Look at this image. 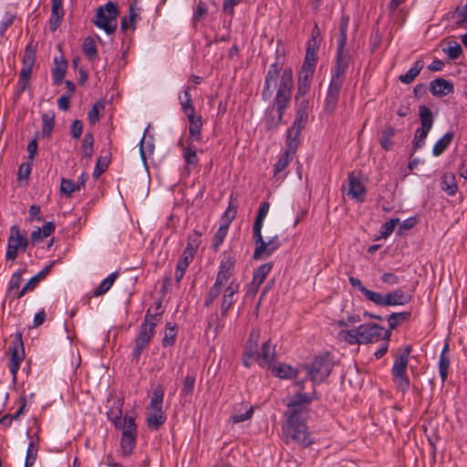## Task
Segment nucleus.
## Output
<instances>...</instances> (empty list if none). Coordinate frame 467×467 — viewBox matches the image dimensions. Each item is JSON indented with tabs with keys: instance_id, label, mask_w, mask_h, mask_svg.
Returning <instances> with one entry per match:
<instances>
[{
	"instance_id": "1",
	"label": "nucleus",
	"mask_w": 467,
	"mask_h": 467,
	"mask_svg": "<svg viewBox=\"0 0 467 467\" xmlns=\"http://www.w3.org/2000/svg\"><path fill=\"white\" fill-rule=\"evenodd\" d=\"M282 67L283 65L277 61L270 65L262 91V99L268 101L273 96L274 88H276L274 103L267 109L265 120L269 129L275 128L282 122L291 100L294 87L293 71L291 67H286L280 74Z\"/></svg>"
},
{
	"instance_id": "2",
	"label": "nucleus",
	"mask_w": 467,
	"mask_h": 467,
	"mask_svg": "<svg viewBox=\"0 0 467 467\" xmlns=\"http://www.w3.org/2000/svg\"><path fill=\"white\" fill-rule=\"evenodd\" d=\"M235 263V253L232 249L224 251L223 254V258L220 261L219 270L216 275L215 282L209 289L205 296L203 302L204 306H210L222 293L223 285H224L234 275Z\"/></svg>"
},
{
	"instance_id": "3",
	"label": "nucleus",
	"mask_w": 467,
	"mask_h": 467,
	"mask_svg": "<svg viewBox=\"0 0 467 467\" xmlns=\"http://www.w3.org/2000/svg\"><path fill=\"white\" fill-rule=\"evenodd\" d=\"M283 433L285 443L294 441L304 448L314 443L306 424L298 417V410H295L292 415H288L285 423L283 425Z\"/></svg>"
},
{
	"instance_id": "4",
	"label": "nucleus",
	"mask_w": 467,
	"mask_h": 467,
	"mask_svg": "<svg viewBox=\"0 0 467 467\" xmlns=\"http://www.w3.org/2000/svg\"><path fill=\"white\" fill-rule=\"evenodd\" d=\"M412 348L406 345L398 350L391 368V376L394 384L399 391L405 394L410 388V378L407 373L409 357Z\"/></svg>"
},
{
	"instance_id": "5",
	"label": "nucleus",
	"mask_w": 467,
	"mask_h": 467,
	"mask_svg": "<svg viewBox=\"0 0 467 467\" xmlns=\"http://www.w3.org/2000/svg\"><path fill=\"white\" fill-rule=\"evenodd\" d=\"M117 5L113 2H109L97 10L94 24L108 35L112 34L117 28Z\"/></svg>"
},
{
	"instance_id": "6",
	"label": "nucleus",
	"mask_w": 467,
	"mask_h": 467,
	"mask_svg": "<svg viewBox=\"0 0 467 467\" xmlns=\"http://www.w3.org/2000/svg\"><path fill=\"white\" fill-rule=\"evenodd\" d=\"M28 244V239L26 234L21 233L20 227L17 224L12 225L7 239L5 260L15 261L17 258L18 252H26Z\"/></svg>"
},
{
	"instance_id": "7",
	"label": "nucleus",
	"mask_w": 467,
	"mask_h": 467,
	"mask_svg": "<svg viewBox=\"0 0 467 467\" xmlns=\"http://www.w3.org/2000/svg\"><path fill=\"white\" fill-rule=\"evenodd\" d=\"M308 379L314 383L323 382L330 374L332 365L327 356L316 357L309 365H306Z\"/></svg>"
},
{
	"instance_id": "8",
	"label": "nucleus",
	"mask_w": 467,
	"mask_h": 467,
	"mask_svg": "<svg viewBox=\"0 0 467 467\" xmlns=\"http://www.w3.org/2000/svg\"><path fill=\"white\" fill-rule=\"evenodd\" d=\"M315 59H313V61H310L309 50H307L306 59L303 63L297 79V90L295 97L296 100H300L301 98L306 97V94L309 92L315 71Z\"/></svg>"
},
{
	"instance_id": "9",
	"label": "nucleus",
	"mask_w": 467,
	"mask_h": 467,
	"mask_svg": "<svg viewBox=\"0 0 467 467\" xmlns=\"http://www.w3.org/2000/svg\"><path fill=\"white\" fill-rule=\"evenodd\" d=\"M358 335L361 344L377 343L381 339L389 340L390 331H386L383 327L366 323L358 327Z\"/></svg>"
},
{
	"instance_id": "10",
	"label": "nucleus",
	"mask_w": 467,
	"mask_h": 467,
	"mask_svg": "<svg viewBox=\"0 0 467 467\" xmlns=\"http://www.w3.org/2000/svg\"><path fill=\"white\" fill-rule=\"evenodd\" d=\"M120 451L123 457L130 456L136 445L137 426L134 418H126V425L120 428Z\"/></svg>"
},
{
	"instance_id": "11",
	"label": "nucleus",
	"mask_w": 467,
	"mask_h": 467,
	"mask_svg": "<svg viewBox=\"0 0 467 467\" xmlns=\"http://www.w3.org/2000/svg\"><path fill=\"white\" fill-rule=\"evenodd\" d=\"M253 238L255 244V248L254 251L253 258L254 260H259L263 256H270L273 253H275L280 246L281 243L278 235H275L271 237L267 242L265 241L262 231L255 234H253Z\"/></svg>"
},
{
	"instance_id": "12",
	"label": "nucleus",
	"mask_w": 467,
	"mask_h": 467,
	"mask_svg": "<svg viewBox=\"0 0 467 467\" xmlns=\"http://www.w3.org/2000/svg\"><path fill=\"white\" fill-rule=\"evenodd\" d=\"M36 46H33L32 42L27 44L22 59L23 66L17 82L20 91H24L28 85L33 66L36 61Z\"/></svg>"
},
{
	"instance_id": "13",
	"label": "nucleus",
	"mask_w": 467,
	"mask_h": 467,
	"mask_svg": "<svg viewBox=\"0 0 467 467\" xmlns=\"http://www.w3.org/2000/svg\"><path fill=\"white\" fill-rule=\"evenodd\" d=\"M351 60L350 55L345 50V47L337 46L335 65L332 68L330 82L343 84L345 73L349 67Z\"/></svg>"
},
{
	"instance_id": "14",
	"label": "nucleus",
	"mask_w": 467,
	"mask_h": 467,
	"mask_svg": "<svg viewBox=\"0 0 467 467\" xmlns=\"http://www.w3.org/2000/svg\"><path fill=\"white\" fill-rule=\"evenodd\" d=\"M297 148L298 147L294 146V144H291V142H285V148L274 167V178L276 181H283L286 177L287 173L285 172V169L294 159Z\"/></svg>"
},
{
	"instance_id": "15",
	"label": "nucleus",
	"mask_w": 467,
	"mask_h": 467,
	"mask_svg": "<svg viewBox=\"0 0 467 467\" xmlns=\"http://www.w3.org/2000/svg\"><path fill=\"white\" fill-rule=\"evenodd\" d=\"M308 119V115H305L302 113H296V119L292 124V126L286 131V139L285 142L294 144V146L298 147L299 145V136L302 130L305 129L306 124Z\"/></svg>"
},
{
	"instance_id": "16",
	"label": "nucleus",
	"mask_w": 467,
	"mask_h": 467,
	"mask_svg": "<svg viewBox=\"0 0 467 467\" xmlns=\"http://www.w3.org/2000/svg\"><path fill=\"white\" fill-rule=\"evenodd\" d=\"M275 359V346L271 343V340H267L263 344L260 352L256 350L255 360L263 368L268 369L271 368Z\"/></svg>"
},
{
	"instance_id": "17",
	"label": "nucleus",
	"mask_w": 467,
	"mask_h": 467,
	"mask_svg": "<svg viewBox=\"0 0 467 467\" xmlns=\"http://www.w3.org/2000/svg\"><path fill=\"white\" fill-rule=\"evenodd\" d=\"M177 144L182 150V157L185 164L184 170L187 174H190L191 171L199 165V158L197 156L198 150L193 143L187 142V145H185L182 142V140H179Z\"/></svg>"
},
{
	"instance_id": "18",
	"label": "nucleus",
	"mask_w": 467,
	"mask_h": 467,
	"mask_svg": "<svg viewBox=\"0 0 467 467\" xmlns=\"http://www.w3.org/2000/svg\"><path fill=\"white\" fill-rule=\"evenodd\" d=\"M240 288L239 283L232 280L223 291L221 301V315L225 317L236 301L235 295L238 294Z\"/></svg>"
},
{
	"instance_id": "19",
	"label": "nucleus",
	"mask_w": 467,
	"mask_h": 467,
	"mask_svg": "<svg viewBox=\"0 0 467 467\" xmlns=\"http://www.w3.org/2000/svg\"><path fill=\"white\" fill-rule=\"evenodd\" d=\"M347 194L357 202H362L365 200L366 187L361 179L355 175L354 172L348 175V190Z\"/></svg>"
},
{
	"instance_id": "20",
	"label": "nucleus",
	"mask_w": 467,
	"mask_h": 467,
	"mask_svg": "<svg viewBox=\"0 0 467 467\" xmlns=\"http://www.w3.org/2000/svg\"><path fill=\"white\" fill-rule=\"evenodd\" d=\"M341 88V84L329 82L324 101V111L327 114H332L336 110L339 100Z\"/></svg>"
},
{
	"instance_id": "21",
	"label": "nucleus",
	"mask_w": 467,
	"mask_h": 467,
	"mask_svg": "<svg viewBox=\"0 0 467 467\" xmlns=\"http://www.w3.org/2000/svg\"><path fill=\"white\" fill-rule=\"evenodd\" d=\"M190 126H189V138L187 142H201L202 140V118L201 115L196 116L195 113L186 115Z\"/></svg>"
},
{
	"instance_id": "22",
	"label": "nucleus",
	"mask_w": 467,
	"mask_h": 467,
	"mask_svg": "<svg viewBox=\"0 0 467 467\" xmlns=\"http://www.w3.org/2000/svg\"><path fill=\"white\" fill-rule=\"evenodd\" d=\"M314 399L312 394L297 392L287 404L289 410L286 412V415H292L295 410H298V417H300L304 407L309 404Z\"/></svg>"
},
{
	"instance_id": "23",
	"label": "nucleus",
	"mask_w": 467,
	"mask_h": 467,
	"mask_svg": "<svg viewBox=\"0 0 467 467\" xmlns=\"http://www.w3.org/2000/svg\"><path fill=\"white\" fill-rule=\"evenodd\" d=\"M154 332L150 331L148 328L140 326L139 335L135 341L132 356L134 359H139L143 350L149 345Z\"/></svg>"
},
{
	"instance_id": "24",
	"label": "nucleus",
	"mask_w": 467,
	"mask_h": 467,
	"mask_svg": "<svg viewBox=\"0 0 467 467\" xmlns=\"http://www.w3.org/2000/svg\"><path fill=\"white\" fill-rule=\"evenodd\" d=\"M124 401L121 399H117L113 401L110 409L107 412L108 418L113 422L117 430H120L123 425H126V418L122 420V408Z\"/></svg>"
},
{
	"instance_id": "25",
	"label": "nucleus",
	"mask_w": 467,
	"mask_h": 467,
	"mask_svg": "<svg viewBox=\"0 0 467 467\" xmlns=\"http://www.w3.org/2000/svg\"><path fill=\"white\" fill-rule=\"evenodd\" d=\"M154 308L156 313H152V307H150L145 315L144 321L140 325L143 327L148 328L150 331H155L157 324L161 321L163 311L161 310V302L158 301L154 303Z\"/></svg>"
},
{
	"instance_id": "26",
	"label": "nucleus",
	"mask_w": 467,
	"mask_h": 467,
	"mask_svg": "<svg viewBox=\"0 0 467 467\" xmlns=\"http://www.w3.org/2000/svg\"><path fill=\"white\" fill-rule=\"evenodd\" d=\"M430 91L433 96L444 97L452 94L454 91L453 84L444 78H436L430 84Z\"/></svg>"
},
{
	"instance_id": "27",
	"label": "nucleus",
	"mask_w": 467,
	"mask_h": 467,
	"mask_svg": "<svg viewBox=\"0 0 467 467\" xmlns=\"http://www.w3.org/2000/svg\"><path fill=\"white\" fill-rule=\"evenodd\" d=\"M254 414V408L244 403H239L234 406V411L230 417L233 423H240L250 420Z\"/></svg>"
},
{
	"instance_id": "28",
	"label": "nucleus",
	"mask_w": 467,
	"mask_h": 467,
	"mask_svg": "<svg viewBox=\"0 0 467 467\" xmlns=\"http://www.w3.org/2000/svg\"><path fill=\"white\" fill-rule=\"evenodd\" d=\"M268 370H270L274 376L283 379H294L298 375L296 368L285 363H274Z\"/></svg>"
},
{
	"instance_id": "29",
	"label": "nucleus",
	"mask_w": 467,
	"mask_h": 467,
	"mask_svg": "<svg viewBox=\"0 0 467 467\" xmlns=\"http://www.w3.org/2000/svg\"><path fill=\"white\" fill-rule=\"evenodd\" d=\"M62 2L51 1V15L49 18V28L52 32L56 31L64 16Z\"/></svg>"
},
{
	"instance_id": "30",
	"label": "nucleus",
	"mask_w": 467,
	"mask_h": 467,
	"mask_svg": "<svg viewBox=\"0 0 467 467\" xmlns=\"http://www.w3.org/2000/svg\"><path fill=\"white\" fill-rule=\"evenodd\" d=\"M386 296L387 306H404L410 302L411 296L401 289H396Z\"/></svg>"
},
{
	"instance_id": "31",
	"label": "nucleus",
	"mask_w": 467,
	"mask_h": 467,
	"mask_svg": "<svg viewBox=\"0 0 467 467\" xmlns=\"http://www.w3.org/2000/svg\"><path fill=\"white\" fill-rule=\"evenodd\" d=\"M449 352V344L445 343V345L442 348V350L440 354L439 358V374L441 379V382L444 383L448 377V369L451 364L450 358L448 356Z\"/></svg>"
},
{
	"instance_id": "32",
	"label": "nucleus",
	"mask_w": 467,
	"mask_h": 467,
	"mask_svg": "<svg viewBox=\"0 0 467 467\" xmlns=\"http://www.w3.org/2000/svg\"><path fill=\"white\" fill-rule=\"evenodd\" d=\"M166 416L162 409L149 410L147 424L150 429L158 430L164 424Z\"/></svg>"
},
{
	"instance_id": "33",
	"label": "nucleus",
	"mask_w": 467,
	"mask_h": 467,
	"mask_svg": "<svg viewBox=\"0 0 467 467\" xmlns=\"http://www.w3.org/2000/svg\"><path fill=\"white\" fill-rule=\"evenodd\" d=\"M191 89L192 88L190 86H186L182 91V94L179 96L182 110L185 114V116L195 113Z\"/></svg>"
},
{
	"instance_id": "34",
	"label": "nucleus",
	"mask_w": 467,
	"mask_h": 467,
	"mask_svg": "<svg viewBox=\"0 0 467 467\" xmlns=\"http://www.w3.org/2000/svg\"><path fill=\"white\" fill-rule=\"evenodd\" d=\"M424 67V62L421 59H418L414 62L413 66L403 75L399 77L400 82L404 84H410L420 73Z\"/></svg>"
},
{
	"instance_id": "35",
	"label": "nucleus",
	"mask_w": 467,
	"mask_h": 467,
	"mask_svg": "<svg viewBox=\"0 0 467 467\" xmlns=\"http://www.w3.org/2000/svg\"><path fill=\"white\" fill-rule=\"evenodd\" d=\"M270 203L268 202H261L255 220L253 224V234L258 233L262 231L264 221L269 212Z\"/></svg>"
},
{
	"instance_id": "36",
	"label": "nucleus",
	"mask_w": 467,
	"mask_h": 467,
	"mask_svg": "<svg viewBox=\"0 0 467 467\" xmlns=\"http://www.w3.org/2000/svg\"><path fill=\"white\" fill-rule=\"evenodd\" d=\"M453 132H446L440 140L436 141L432 148V154L435 157L441 155L451 145L453 140Z\"/></svg>"
},
{
	"instance_id": "37",
	"label": "nucleus",
	"mask_w": 467,
	"mask_h": 467,
	"mask_svg": "<svg viewBox=\"0 0 467 467\" xmlns=\"http://www.w3.org/2000/svg\"><path fill=\"white\" fill-rule=\"evenodd\" d=\"M23 271L17 270L10 277L7 286V296L14 298H16V293H19V286L22 282Z\"/></svg>"
},
{
	"instance_id": "38",
	"label": "nucleus",
	"mask_w": 467,
	"mask_h": 467,
	"mask_svg": "<svg viewBox=\"0 0 467 467\" xmlns=\"http://www.w3.org/2000/svg\"><path fill=\"white\" fill-rule=\"evenodd\" d=\"M455 23L460 28H467V0H462L453 13Z\"/></svg>"
},
{
	"instance_id": "39",
	"label": "nucleus",
	"mask_w": 467,
	"mask_h": 467,
	"mask_svg": "<svg viewBox=\"0 0 467 467\" xmlns=\"http://www.w3.org/2000/svg\"><path fill=\"white\" fill-rule=\"evenodd\" d=\"M118 276V272H114L109 275L105 279H103L100 282L98 287L94 290L93 296H99L106 294L111 288Z\"/></svg>"
},
{
	"instance_id": "40",
	"label": "nucleus",
	"mask_w": 467,
	"mask_h": 467,
	"mask_svg": "<svg viewBox=\"0 0 467 467\" xmlns=\"http://www.w3.org/2000/svg\"><path fill=\"white\" fill-rule=\"evenodd\" d=\"M396 130L393 127L388 126L381 131V136L379 140L380 146L386 151L391 150L393 146L392 138L394 137Z\"/></svg>"
},
{
	"instance_id": "41",
	"label": "nucleus",
	"mask_w": 467,
	"mask_h": 467,
	"mask_svg": "<svg viewBox=\"0 0 467 467\" xmlns=\"http://www.w3.org/2000/svg\"><path fill=\"white\" fill-rule=\"evenodd\" d=\"M55 114L54 112H47L42 115V129L41 134L43 137L48 138L54 129L55 125Z\"/></svg>"
},
{
	"instance_id": "42",
	"label": "nucleus",
	"mask_w": 467,
	"mask_h": 467,
	"mask_svg": "<svg viewBox=\"0 0 467 467\" xmlns=\"http://www.w3.org/2000/svg\"><path fill=\"white\" fill-rule=\"evenodd\" d=\"M419 116L420 120V127L426 130H431L433 125V116L430 108L420 106L419 109Z\"/></svg>"
},
{
	"instance_id": "43",
	"label": "nucleus",
	"mask_w": 467,
	"mask_h": 467,
	"mask_svg": "<svg viewBox=\"0 0 467 467\" xmlns=\"http://www.w3.org/2000/svg\"><path fill=\"white\" fill-rule=\"evenodd\" d=\"M67 64L65 60L58 61L55 58V67L52 69V79L54 84L59 85L65 77Z\"/></svg>"
},
{
	"instance_id": "44",
	"label": "nucleus",
	"mask_w": 467,
	"mask_h": 467,
	"mask_svg": "<svg viewBox=\"0 0 467 467\" xmlns=\"http://www.w3.org/2000/svg\"><path fill=\"white\" fill-rule=\"evenodd\" d=\"M177 331L176 325L171 323H167L165 327L164 337L162 338L161 344L164 348L171 347L176 342Z\"/></svg>"
},
{
	"instance_id": "45",
	"label": "nucleus",
	"mask_w": 467,
	"mask_h": 467,
	"mask_svg": "<svg viewBox=\"0 0 467 467\" xmlns=\"http://www.w3.org/2000/svg\"><path fill=\"white\" fill-rule=\"evenodd\" d=\"M358 333L359 331H358V327L352 330H341L338 333V337L340 340L345 341L349 345H361Z\"/></svg>"
},
{
	"instance_id": "46",
	"label": "nucleus",
	"mask_w": 467,
	"mask_h": 467,
	"mask_svg": "<svg viewBox=\"0 0 467 467\" xmlns=\"http://www.w3.org/2000/svg\"><path fill=\"white\" fill-rule=\"evenodd\" d=\"M93 145H94V138L91 132H88L85 134L82 144H81V151L85 158L90 160L93 155Z\"/></svg>"
},
{
	"instance_id": "47",
	"label": "nucleus",
	"mask_w": 467,
	"mask_h": 467,
	"mask_svg": "<svg viewBox=\"0 0 467 467\" xmlns=\"http://www.w3.org/2000/svg\"><path fill=\"white\" fill-rule=\"evenodd\" d=\"M410 317V312H399L390 314L388 317L389 331L395 329L400 323L409 320Z\"/></svg>"
},
{
	"instance_id": "48",
	"label": "nucleus",
	"mask_w": 467,
	"mask_h": 467,
	"mask_svg": "<svg viewBox=\"0 0 467 467\" xmlns=\"http://www.w3.org/2000/svg\"><path fill=\"white\" fill-rule=\"evenodd\" d=\"M273 268L272 263H265L258 266L253 275V279L259 284H263L267 275L270 273V271Z\"/></svg>"
},
{
	"instance_id": "49",
	"label": "nucleus",
	"mask_w": 467,
	"mask_h": 467,
	"mask_svg": "<svg viewBox=\"0 0 467 467\" xmlns=\"http://www.w3.org/2000/svg\"><path fill=\"white\" fill-rule=\"evenodd\" d=\"M201 243H202V234L199 231L194 230L188 236L185 250H188L190 252L196 254L197 249L200 246Z\"/></svg>"
},
{
	"instance_id": "50",
	"label": "nucleus",
	"mask_w": 467,
	"mask_h": 467,
	"mask_svg": "<svg viewBox=\"0 0 467 467\" xmlns=\"http://www.w3.org/2000/svg\"><path fill=\"white\" fill-rule=\"evenodd\" d=\"M82 51L89 60H93L97 57V47L94 39L90 36L85 38L82 45Z\"/></svg>"
},
{
	"instance_id": "51",
	"label": "nucleus",
	"mask_w": 467,
	"mask_h": 467,
	"mask_svg": "<svg viewBox=\"0 0 467 467\" xmlns=\"http://www.w3.org/2000/svg\"><path fill=\"white\" fill-rule=\"evenodd\" d=\"M430 130H426L424 128H418L415 130L414 138H413V150L420 149L425 144V140L428 136Z\"/></svg>"
},
{
	"instance_id": "52",
	"label": "nucleus",
	"mask_w": 467,
	"mask_h": 467,
	"mask_svg": "<svg viewBox=\"0 0 467 467\" xmlns=\"http://www.w3.org/2000/svg\"><path fill=\"white\" fill-rule=\"evenodd\" d=\"M228 229L225 226H219L216 233L214 234L212 241V248L214 251H218L219 247L223 244L224 242V239L228 234Z\"/></svg>"
},
{
	"instance_id": "53",
	"label": "nucleus",
	"mask_w": 467,
	"mask_h": 467,
	"mask_svg": "<svg viewBox=\"0 0 467 467\" xmlns=\"http://www.w3.org/2000/svg\"><path fill=\"white\" fill-rule=\"evenodd\" d=\"M457 189L454 177L452 175H444L441 181V190L449 195H454Z\"/></svg>"
},
{
	"instance_id": "54",
	"label": "nucleus",
	"mask_w": 467,
	"mask_h": 467,
	"mask_svg": "<svg viewBox=\"0 0 467 467\" xmlns=\"http://www.w3.org/2000/svg\"><path fill=\"white\" fill-rule=\"evenodd\" d=\"M236 213H237L236 206L234 205L232 202H230L227 209L224 211V213L222 215L221 226H225L226 228H229L232 221L235 218Z\"/></svg>"
},
{
	"instance_id": "55",
	"label": "nucleus",
	"mask_w": 467,
	"mask_h": 467,
	"mask_svg": "<svg viewBox=\"0 0 467 467\" xmlns=\"http://www.w3.org/2000/svg\"><path fill=\"white\" fill-rule=\"evenodd\" d=\"M196 376L194 372H188L182 389V394L184 396H192L195 385Z\"/></svg>"
},
{
	"instance_id": "56",
	"label": "nucleus",
	"mask_w": 467,
	"mask_h": 467,
	"mask_svg": "<svg viewBox=\"0 0 467 467\" xmlns=\"http://www.w3.org/2000/svg\"><path fill=\"white\" fill-rule=\"evenodd\" d=\"M105 105L104 102L99 100L97 101L92 108L89 109L88 113V119L90 124L94 125L99 120V113L104 110Z\"/></svg>"
},
{
	"instance_id": "57",
	"label": "nucleus",
	"mask_w": 467,
	"mask_h": 467,
	"mask_svg": "<svg viewBox=\"0 0 467 467\" xmlns=\"http://www.w3.org/2000/svg\"><path fill=\"white\" fill-rule=\"evenodd\" d=\"M16 341L19 343L21 349L19 350L16 346L14 347L12 350V354L10 357V361L21 363L25 358L24 348H23V341H22V333L16 334Z\"/></svg>"
},
{
	"instance_id": "58",
	"label": "nucleus",
	"mask_w": 467,
	"mask_h": 467,
	"mask_svg": "<svg viewBox=\"0 0 467 467\" xmlns=\"http://www.w3.org/2000/svg\"><path fill=\"white\" fill-rule=\"evenodd\" d=\"M349 17L347 16H344L340 19L339 23V36L337 39V46L346 47L347 43V33H348V26Z\"/></svg>"
},
{
	"instance_id": "59",
	"label": "nucleus",
	"mask_w": 467,
	"mask_h": 467,
	"mask_svg": "<svg viewBox=\"0 0 467 467\" xmlns=\"http://www.w3.org/2000/svg\"><path fill=\"white\" fill-rule=\"evenodd\" d=\"M164 392L161 389H156L152 392L148 410L162 409Z\"/></svg>"
},
{
	"instance_id": "60",
	"label": "nucleus",
	"mask_w": 467,
	"mask_h": 467,
	"mask_svg": "<svg viewBox=\"0 0 467 467\" xmlns=\"http://www.w3.org/2000/svg\"><path fill=\"white\" fill-rule=\"evenodd\" d=\"M76 190H79V186H77L72 180L61 179L60 191L64 195L70 197Z\"/></svg>"
},
{
	"instance_id": "61",
	"label": "nucleus",
	"mask_w": 467,
	"mask_h": 467,
	"mask_svg": "<svg viewBox=\"0 0 467 467\" xmlns=\"http://www.w3.org/2000/svg\"><path fill=\"white\" fill-rule=\"evenodd\" d=\"M368 300L373 302L377 306H386L387 301H386V296L382 295L380 293H377L371 290H368L367 293L364 296Z\"/></svg>"
},
{
	"instance_id": "62",
	"label": "nucleus",
	"mask_w": 467,
	"mask_h": 467,
	"mask_svg": "<svg viewBox=\"0 0 467 467\" xmlns=\"http://www.w3.org/2000/svg\"><path fill=\"white\" fill-rule=\"evenodd\" d=\"M443 51L451 60L457 59L462 54V48L461 45L457 42L450 43L449 47L447 48H444Z\"/></svg>"
},
{
	"instance_id": "63",
	"label": "nucleus",
	"mask_w": 467,
	"mask_h": 467,
	"mask_svg": "<svg viewBox=\"0 0 467 467\" xmlns=\"http://www.w3.org/2000/svg\"><path fill=\"white\" fill-rule=\"evenodd\" d=\"M37 451H38V438L36 437V440L31 438L29 443H28V446H27L26 460L35 462L36 460Z\"/></svg>"
},
{
	"instance_id": "64",
	"label": "nucleus",
	"mask_w": 467,
	"mask_h": 467,
	"mask_svg": "<svg viewBox=\"0 0 467 467\" xmlns=\"http://www.w3.org/2000/svg\"><path fill=\"white\" fill-rule=\"evenodd\" d=\"M39 280L35 275L29 279V281L20 289L19 293H16V298L19 299L24 296L27 292L33 291L37 285Z\"/></svg>"
}]
</instances>
